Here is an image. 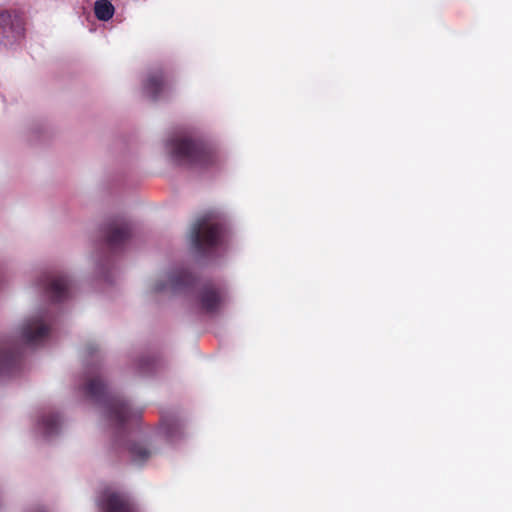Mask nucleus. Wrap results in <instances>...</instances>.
Returning <instances> with one entry per match:
<instances>
[{"label": "nucleus", "mask_w": 512, "mask_h": 512, "mask_svg": "<svg viewBox=\"0 0 512 512\" xmlns=\"http://www.w3.org/2000/svg\"><path fill=\"white\" fill-rule=\"evenodd\" d=\"M132 236V225L126 219H117L107 225L105 242L111 250L122 248Z\"/></svg>", "instance_id": "0eeeda50"}, {"label": "nucleus", "mask_w": 512, "mask_h": 512, "mask_svg": "<svg viewBox=\"0 0 512 512\" xmlns=\"http://www.w3.org/2000/svg\"><path fill=\"white\" fill-rule=\"evenodd\" d=\"M172 80L163 69L152 71L144 83V92L156 101L170 91Z\"/></svg>", "instance_id": "1a4fd4ad"}, {"label": "nucleus", "mask_w": 512, "mask_h": 512, "mask_svg": "<svg viewBox=\"0 0 512 512\" xmlns=\"http://www.w3.org/2000/svg\"><path fill=\"white\" fill-rule=\"evenodd\" d=\"M100 512H139L134 499L126 492L104 490L96 498Z\"/></svg>", "instance_id": "20e7f679"}, {"label": "nucleus", "mask_w": 512, "mask_h": 512, "mask_svg": "<svg viewBox=\"0 0 512 512\" xmlns=\"http://www.w3.org/2000/svg\"><path fill=\"white\" fill-rule=\"evenodd\" d=\"M44 290L52 302L60 303L69 297L70 281L62 274H48L44 278Z\"/></svg>", "instance_id": "9d476101"}, {"label": "nucleus", "mask_w": 512, "mask_h": 512, "mask_svg": "<svg viewBox=\"0 0 512 512\" xmlns=\"http://www.w3.org/2000/svg\"><path fill=\"white\" fill-rule=\"evenodd\" d=\"M83 391L88 398L103 406L106 417L118 428L136 423L141 417V411L132 410L123 398L108 391L98 369L87 371Z\"/></svg>", "instance_id": "f257e3e1"}, {"label": "nucleus", "mask_w": 512, "mask_h": 512, "mask_svg": "<svg viewBox=\"0 0 512 512\" xmlns=\"http://www.w3.org/2000/svg\"><path fill=\"white\" fill-rule=\"evenodd\" d=\"M60 417L58 414L48 413L42 416L41 427L47 436L54 435L60 427Z\"/></svg>", "instance_id": "4468645a"}, {"label": "nucleus", "mask_w": 512, "mask_h": 512, "mask_svg": "<svg viewBox=\"0 0 512 512\" xmlns=\"http://www.w3.org/2000/svg\"><path fill=\"white\" fill-rule=\"evenodd\" d=\"M166 289V285L164 283H157L155 285V291L160 292Z\"/></svg>", "instance_id": "f3484780"}, {"label": "nucleus", "mask_w": 512, "mask_h": 512, "mask_svg": "<svg viewBox=\"0 0 512 512\" xmlns=\"http://www.w3.org/2000/svg\"><path fill=\"white\" fill-rule=\"evenodd\" d=\"M24 22L18 13L3 11L0 13V42L4 45L12 44L22 37Z\"/></svg>", "instance_id": "423d86ee"}, {"label": "nucleus", "mask_w": 512, "mask_h": 512, "mask_svg": "<svg viewBox=\"0 0 512 512\" xmlns=\"http://www.w3.org/2000/svg\"><path fill=\"white\" fill-rule=\"evenodd\" d=\"M50 328L39 317L27 320L21 327V337L25 344L35 346L49 336Z\"/></svg>", "instance_id": "9b49d317"}, {"label": "nucleus", "mask_w": 512, "mask_h": 512, "mask_svg": "<svg viewBox=\"0 0 512 512\" xmlns=\"http://www.w3.org/2000/svg\"><path fill=\"white\" fill-rule=\"evenodd\" d=\"M223 227L212 214L199 218L191 229V241L195 250L205 253L221 243Z\"/></svg>", "instance_id": "7ed1b4c3"}, {"label": "nucleus", "mask_w": 512, "mask_h": 512, "mask_svg": "<svg viewBox=\"0 0 512 512\" xmlns=\"http://www.w3.org/2000/svg\"><path fill=\"white\" fill-rule=\"evenodd\" d=\"M171 155L179 165L208 167L216 162L214 150L205 143L191 138H178L170 142Z\"/></svg>", "instance_id": "f03ea898"}, {"label": "nucleus", "mask_w": 512, "mask_h": 512, "mask_svg": "<svg viewBox=\"0 0 512 512\" xmlns=\"http://www.w3.org/2000/svg\"><path fill=\"white\" fill-rule=\"evenodd\" d=\"M196 277L186 269L173 271L169 275V288L173 293H187L196 286Z\"/></svg>", "instance_id": "f8f14e48"}, {"label": "nucleus", "mask_w": 512, "mask_h": 512, "mask_svg": "<svg viewBox=\"0 0 512 512\" xmlns=\"http://www.w3.org/2000/svg\"><path fill=\"white\" fill-rule=\"evenodd\" d=\"M225 297L223 292L213 284L203 285L197 293V303L201 311L215 314L220 311Z\"/></svg>", "instance_id": "6e6552de"}, {"label": "nucleus", "mask_w": 512, "mask_h": 512, "mask_svg": "<svg viewBox=\"0 0 512 512\" xmlns=\"http://www.w3.org/2000/svg\"><path fill=\"white\" fill-rule=\"evenodd\" d=\"M22 351L15 340H5L0 344V376H12L21 367Z\"/></svg>", "instance_id": "39448f33"}, {"label": "nucleus", "mask_w": 512, "mask_h": 512, "mask_svg": "<svg viewBox=\"0 0 512 512\" xmlns=\"http://www.w3.org/2000/svg\"><path fill=\"white\" fill-rule=\"evenodd\" d=\"M94 13L97 19L108 21L113 17L114 6L108 0H97L94 5Z\"/></svg>", "instance_id": "2eb2a0df"}, {"label": "nucleus", "mask_w": 512, "mask_h": 512, "mask_svg": "<svg viewBox=\"0 0 512 512\" xmlns=\"http://www.w3.org/2000/svg\"><path fill=\"white\" fill-rule=\"evenodd\" d=\"M153 366H154V360L146 359V360H141V362H140V370L143 374L149 373L150 371H152Z\"/></svg>", "instance_id": "dca6fc26"}, {"label": "nucleus", "mask_w": 512, "mask_h": 512, "mask_svg": "<svg viewBox=\"0 0 512 512\" xmlns=\"http://www.w3.org/2000/svg\"><path fill=\"white\" fill-rule=\"evenodd\" d=\"M127 451L131 461L136 465H142L147 462L153 454L146 442L132 441L127 444Z\"/></svg>", "instance_id": "ddd939ff"}]
</instances>
